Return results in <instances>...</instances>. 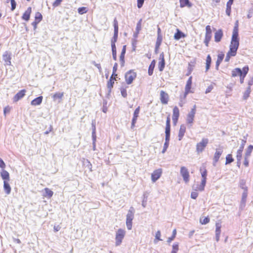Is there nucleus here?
Listing matches in <instances>:
<instances>
[{
	"instance_id": "obj_6",
	"label": "nucleus",
	"mask_w": 253,
	"mask_h": 253,
	"mask_svg": "<svg viewBox=\"0 0 253 253\" xmlns=\"http://www.w3.org/2000/svg\"><path fill=\"white\" fill-rule=\"evenodd\" d=\"M209 140L207 138H203L201 142L197 144L196 151L198 153L202 152L204 150Z\"/></svg>"
},
{
	"instance_id": "obj_60",
	"label": "nucleus",
	"mask_w": 253,
	"mask_h": 253,
	"mask_svg": "<svg viewBox=\"0 0 253 253\" xmlns=\"http://www.w3.org/2000/svg\"><path fill=\"white\" fill-rule=\"evenodd\" d=\"M243 72V75H244V76H246L247 74L248 71H249V67L248 66H245L243 68V70H242Z\"/></svg>"
},
{
	"instance_id": "obj_26",
	"label": "nucleus",
	"mask_w": 253,
	"mask_h": 253,
	"mask_svg": "<svg viewBox=\"0 0 253 253\" xmlns=\"http://www.w3.org/2000/svg\"><path fill=\"white\" fill-rule=\"evenodd\" d=\"M126 45L123 46L120 56V59L121 62V66H123L125 63V54L126 53Z\"/></svg>"
},
{
	"instance_id": "obj_30",
	"label": "nucleus",
	"mask_w": 253,
	"mask_h": 253,
	"mask_svg": "<svg viewBox=\"0 0 253 253\" xmlns=\"http://www.w3.org/2000/svg\"><path fill=\"white\" fill-rule=\"evenodd\" d=\"M155 66V61L153 60L149 65L148 73L149 76H151L153 73V70Z\"/></svg>"
},
{
	"instance_id": "obj_31",
	"label": "nucleus",
	"mask_w": 253,
	"mask_h": 253,
	"mask_svg": "<svg viewBox=\"0 0 253 253\" xmlns=\"http://www.w3.org/2000/svg\"><path fill=\"white\" fill-rule=\"evenodd\" d=\"M224 55L222 53L218 55L217 59L216 62V69L218 70V66L224 58Z\"/></svg>"
},
{
	"instance_id": "obj_35",
	"label": "nucleus",
	"mask_w": 253,
	"mask_h": 253,
	"mask_svg": "<svg viewBox=\"0 0 253 253\" xmlns=\"http://www.w3.org/2000/svg\"><path fill=\"white\" fill-rule=\"evenodd\" d=\"M92 138L94 139V140H96V127H95V122L92 121Z\"/></svg>"
},
{
	"instance_id": "obj_16",
	"label": "nucleus",
	"mask_w": 253,
	"mask_h": 253,
	"mask_svg": "<svg viewBox=\"0 0 253 253\" xmlns=\"http://www.w3.org/2000/svg\"><path fill=\"white\" fill-rule=\"evenodd\" d=\"M223 153V150L221 148L216 149L215 153L213 157V165L215 166L216 163L218 161L219 158Z\"/></svg>"
},
{
	"instance_id": "obj_34",
	"label": "nucleus",
	"mask_w": 253,
	"mask_h": 253,
	"mask_svg": "<svg viewBox=\"0 0 253 253\" xmlns=\"http://www.w3.org/2000/svg\"><path fill=\"white\" fill-rule=\"evenodd\" d=\"M179 116V111L177 106H175L173 109V114L172 118L178 119Z\"/></svg>"
},
{
	"instance_id": "obj_48",
	"label": "nucleus",
	"mask_w": 253,
	"mask_h": 253,
	"mask_svg": "<svg viewBox=\"0 0 253 253\" xmlns=\"http://www.w3.org/2000/svg\"><path fill=\"white\" fill-rule=\"evenodd\" d=\"M215 235H220L221 225L219 223H216Z\"/></svg>"
},
{
	"instance_id": "obj_12",
	"label": "nucleus",
	"mask_w": 253,
	"mask_h": 253,
	"mask_svg": "<svg viewBox=\"0 0 253 253\" xmlns=\"http://www.w3.org/2000/svg\"><path fill=\"white\" fill-rule=\"evenodd\" d=\"M192 83V77L191 76L189 78L187 81L185 87V93L183 96L184 99L186 97L187 95L190 92V89L191 88Z\"/></svg>"
},
{
	"instance_id": "obj_46",
	"label": "nucleus",
	"mask_w": 253,
	"mask_h": 253,
	"mask_svg": "<svg viewBox=\"0 0 253 253\" xmlns=\"http://www.w3.org/2000/svg\"><path fill=\"white\" fill-rule=\"evenodd\" d=\"M176 234V230L175 229L172 231V236H171L170 237L168 238V241H167L168 243H170L175 238Z\"/></svg>"
},
{
	"instance_id": "obj_5",
	"label": "nucleus",
	"mask_w": 253,
	"mask_h": 253,
	"mask_svg": "<svg viewBox=\"0 0 253 253\" xmlns=\"http://www.w3.org/2000/svg\"><path fill=\"white\" fill-rule=\"evenodd\" d=\"M136 77V74L133 70H129L125 74V79L127 84H131Z\"/></svg>"
},
{
	"instance_id": "obj_43",
	"label": "nucleus",
	"mask_w": 253,
	"mask_h": 253,
	"mask_svg": "<svg viewBox=\"0 0 253 253\" xmlns=\"http://www.w3.org/2000/svg\"><path fill=\"white\" fill-rule=\"evenodd\" d=\"M240 187L244 190H248V187L246 186V182L244 180H241L240 181Z\"/></svg>"
},
{
	"instance_id": "obj_39",
	"label": "nucleus",
	"mask_w": 253,
	"mask_h": 253,
	"mask_svg": "<svg viewBox=\"0 0 253 253\" xmlns=\"http://www.w3.org/2000/svg\"><path fill=\"white\" fill-rule=\"evenodd\" d=\"M169 139H168L167 140V138H165V142L164 143L163 149L162 151V153L163 154L165 153V152L167 151V148L169 147Z\"/></svg>"
},
{
	"instance_id": "obj_3",
	"label": "nucleus",
	"mask_w": 253,
	"mask_h": 253,
	"mask_svg": "<svg viewBox=\"0 0 253 253\" xmlns=\"http://www.w3.org/2000/svg\"><path fill=\"white\" fill-rule=\"evenodd\" d=\"M134 218V209L131 207L126 214V225L128 230L132 228V221Z\"/></svg>"
},
{
	"instance_id": "obj_2",
	"label": "nucleus",
	"mask_w": 253,
	"mask_h": 253,
	"mask_svg": "<svg viewBox=\"0 0 253 253\" xmlns=\"http://www.w3.org/2000/svg\"><path fill=\"white\" fill-rule=\"evenodd\" d=\"M239 43H237L233 42H230V48L228 52L227 53L225 62H228L231 56H235L236 55L237 51L238 49Z\"/></svg>"
},
{
	"instance_id": "obj_8",
	"label": "nucleus",
	"mask_w": 253,
	"mask_h": 253,
	"mask_svg": "<svg viewBox=\"0 0 253 253\" xmlns=\"http://www.w3.org/2000/svg\"><path fill=\"white\" fill-rule=\"evenodd\" d=\"M180 172L185 182H188L189 181L190 175L188 169L185 167H181Z\"/></svg>"
},
{
	"instance_id": "obj_56",
	"label": "nucleus",
	"mask_w": 253,
	"mask_h": 253,
	"mask_svg": "<svg viewBox=\"0 0 253 253\" xmlns=\"http://www.w3.org/2000/svg\"><path fill=\"white\" fill-rule=\"evenodd\" d=\"M195 191H192L191 194V197L193 199H196L198 196V193L196 192L197 190Z\"/></svg>"
},
{
	"instance_id": "obj_40",
	"label": "nucleus",
	"mask_w": 253,
	"mask_h": 253,
	"mask_svg": "<svg viewBox=\"0 0 253 253\" xmlns=\"http://www.w3.org/2000/svg\"><path fill=\"white\" fill-rule=\"evenodd\" d=\"M233 161H234V159L232 157V155L231 154L227 155L226 157V163H225V164L227 165V164H230L232 162H233Z\"/></svg>"
},
{
	"instance_id": "obj_36",
	"label": "nucleus",
	"mask_w": 253,
	"mask_h": 253,
	"mask_svg": "<svg viewBox=\"0 0 253 253\" xmlns=\"http://www.w3.org/2000/svg\"><path fill=\"white\" fill-rule=\"evenodd\" d=\"M111 47H112L113 58L114 60H117V51H116V47L115 44H114V43L112 44Z\"/></svg>"
},
{
	"instance_id": "obj_62",
	"label": "nucleus",
	"mask_w": 253,
	"mask_h": 253,
	"mask_svg": "<svg viewBox=\"0 0 253 253\" xmlns=\"http://www.w3.org/2000/svg\"><path fill=\"white\" fill-rule=\"evenodd\" d=\"M63 0H56L53 3V6L54 7H57L58 6H59L61 1H62Z\"/></svg>"
},
{
	"instance_id": "obj_24",
	"label": "nucleus",
	"mask_w": 253,
	"mask_h": 253,
	"mask_svg": "<svg viewBox=\"0 0 253 253\" xmlns=\"http://www.w3.org/2000/svg\"><path fill=\"white\" fill-rule=\"evenodd\" d=\"M42 100V96H39V97L36 98L34 100H33L31 101V104L32 105H34V106L39 105L41 104Z\"/></svg>"
},
{
	"instance_id": "obj_42",
	"label": "nucleus",
	"mask_w": 253,
	"mask_h": 253,
	"mask_svg": "<svg viewBox=\"0 0 253 253\" xmlns=\"http://www.w3.org/2000/svg\"><path fill=\"white\" fill-rule=\"evenodd\" d=\"M114 84V81H113L112 79H110L107 83V87L108 89L109 92H111V89L113 86V84Z\"/></svg>"
},
{
	"instance_id": "obj_55",
	"label": "nucleus",
	"mask_w": 253,
	"mask_h": 253,
	"mask_svg": "<svg viewBox=\"0 0 253 253\" xmlns=\"http://www.w3.org/2000/svg\"><path fill=\"white\" fill-rule=\"evenodd\" d=\"M145 0H137V6L138 8L142 7L144 2Z\"/></svg>"
},
{
	"instance_id": "obj_64",
	"label": "nucleus",
	"mask_w": 253,
	"mask_h": 253,
	"mask_svg": "<svg viewBox=\"0 0 253 253\" xmlns=\"http://www.w3.org/2000/svg\"><path fill=\"white\" fill-rule=\"evenodd\" d=\"M0 168L2 169H4L5 168V164L1 158H0Z\"/></svg>"
},
{
	"instance_id": "obj_21",
	"label": "nucleus",
	"mask_w": 253,
	"mask_h": 253,
	"mask_svg": "<svg viewBox=\"0 0 253 253\" xmlns=\"http://www.w3.org/2000/svg\"><path fill=\"white\" fill-rule=\"evenodd\" d=\"M32 12V8L29 7L25 11L22 16V19L25 21H28L30 19V14Z\"/></svg>"
},
{
	"instance_id": "obj_19",
	"label": "nucleus",
	"mask_w": 253,
	"mask_h": 253,
	"mask_svg": "<svg viewBox=\"0 0 253 253\" xmlns=\"http://www.w3.org/2000/svg\"><path fill=\"white\" fill-rule=\"evenodd\" d=\"M26 90L25 89H22L17 93L13 97V101L14 102H17L22 98H23L25 94Z\"/></svg>"
},
{
	"instance_id": "obj_10",
	"label": "nucleus",
	"mask_w": 253,
	"mask_h": 253,
	"mask_svg": "<svg viewBox=\"0 0 253 253\" xmlns=\"http://www.w3.org/2000/svg\"><path fill=\"white\" fill-rule=\"evenodd\" d=\"M195 115V114H194L193 111H190L187 115L186 122L188 124V127L189 128H190L192 126Z\"/></svg>"
},
{
	"instance_id": "obj_18",
	"label": "nucleus",
	"mask_w": 253,
	"mask_h": 253,
	"mask_svg": "<svg viewBox=\"0 0 253 253\" xmlns=\"http://www.w3.org/2000/svg\"><path fill=\"white\" fill-rule=\"evenodd\" d=\"M223 35L222 30L221 29H218L214 33V41L216 42H219L221 41Z\"/></svg>"
},
{
	"instance_id": "obj_17",
	"label": "nucleus",
	"mask_w": 253,
	"mask_h": 253,
	"mask_svg": "<svg viewBox=\"0 0 253 253\" xmlns=\"http://www.w3.org/2000/svg\"><path fill=\"white\" fill-rule=\"evenodd\" d=\"M159 58L160 61L159 62L158 64L159 70H160V71H163L165 66L164 54L163 52L160 54Z\"/></svg>"
},
{
	"instance_id": "obj_38",
	"label": "nucleus",
	"mask_w": 253,
	"mask_h": 253,
	"mask_svg": "<svg viewBox=\"0 0 253 253\" xmlns=\"http://www.w3.org/2000/svg\"><path fill=\"white\" fill-rule=\"evenodd\" d=\"M64 93L63 92H56L54 94H53L52 97L54 101L56 100L57 99H61L63 96Z\"/></svg>"
},
{
	"instance_id": "obj_47",
	"label": "nucleus",
	"mask_w": 253,
	"mask_h": 253,
	"mask_svg": "<svg viewBox=\"0 0 253 253\" xmlns=\"http://www.w3.org/2000/svg\"><path fill=\"white\" fill-rule=\"evenodd\" d=\"M161 232L160 231H158L156 233V235H155V239L154 240V242L155 243H157V242L156 241V240H158V241H162V240L160 238L161 237Z\"/></svg>"
},
{
	"instance_id": "obj_15",
	"label": "nucleus",
	"mask_w": 253,
	"mask_h": 253,
	"mask_svg": "<svg viewBox=\"0 0 253 253\" xmlns=\"http://www.w3.org/2000/svg\"><path fill=\"white\" fill-rule=\"evenodd\" d=\"M169 96L167 93L163 90L160 92V100L163 104H167L169 101Z\"/></svg>"
},
{
	"instance_id": "obj_49",
	"label": "nucleus",
	"mask_w": 253,
	"mask_h": 253,
	"mask_svg": "<svg viewBox=\"0 0 253 253\" xmlns=\"http://www.w3.org/2000/svg\"><path fill=\"white\" fill-rule=\"evenodd\" d=\"M200 222L202 224H206L210 222V218L208 217H204L203 219L201 218Z\"/></svg>"
},
{
	"instance_id": "obj_52",
	"label": "nucleus",
	"mask_w": 253,
	"mask_h": 253,
	"mask_svg": "<svg viewBox=\"0 0 253 253\" xmlns=\"http://www.w3.org/2000/svg\"><path fill=\"white\" fill-rule=\"evenodd\" d=\"M178 250V245L177 243H174L172 246V250L171 253H177Z\"/></svg>"
},
{
	"instance_id": "obj_1",
	"label": "nucleus",
	"mask_w": 253,
	"mask_h": 253,
	"mask_svg": "<svg viewBox=\"0 0 253 253\" xmlns=\"http://www.w3.org/2000/svg\"><path fill=\"white\" fill-rule=\"evenodd\" d=\"M200 171H201L202 175V180L201 184L200 185H199L198 184L193 185V186H192V188L194 190H199L200 191H203L204 190L206 184L207 171L206 169H204V170L202 171V169H200Z\"/></svg>"
},
{
	"instance_id": "obj_9",
	"label": "nucleus",
	"mask_w": 253,
	"mask_h": 253,
	"mask_svg": "<svg viewBox=\"0 0 253 253\" xmlns=\"http://www.w3.org/2000/svg\"><path fill=\"white\" fill-rule=\"evenodd\" d=\"M113 26L114 28V33L113 39L111 41V44L113 43L115 44L118 38L119 28L118 21L116 18L114 20Z\"/></svg>"
},
{
	"instance_id": "obj_25",
	"label": "nucleus",
	"mask_w": 253,
	"mask_h": 253,
	"mask_svg": "<svg viewBox=\"0 0 253 253\" xmlns=\"http://www.w3.org/2000/svg\"><path fill=\"white\" fill-rule=\"evenodd\" d=\"M238 76H243V72L242 70L240 68H237L234 69L232 71V77H236Z\"/></svg>"
},
{
	"instance_id": "obj_61",
	"label": "nucleus",
	"mask_w": 253,
	"mask_h": 253,
	"mask_svg": "<svg viewBox=\"0 0 253 253\" xmlns=\"http://www.w3.org/2000/svg\"><path fill=\"white\" fill-rule=\"evenodd\" d=\"M117 67L118 64L117 63H115L113 68V75L117 76V75L115 74L117 70Z\"/></svg>"
},
{
	"instance_id": "obj_59",
	"label": "nucleus",
	"mask_w": 253,
	"mask_h": 253,
	"mask_svg": "<svg viewBox=\"0 0 253 253\" xmlns=\"http://www.w3.org/2000/svg\"><path fill=\"white\" fill-rule=\"evenodd\" d=\"M141 19H140L139 22L137 23L136 28V30L137 31L138 33H139V31L141 30Z\"/></svg>"
},
{
	"instance_id": "obj_41",
	"label": "nucleus",
	"mask_w": 253,
	"mask_h": 253,
	"mask_svg": "<svg viewBox=\"0 0 253 253\" xmlns=\"http://www.w3.org/2000/svg\"><path fill=\"white\" fill-rule=\"evenodd\" d=\"M250 93H251V88H250V86H248L244 94V95H243L244 99H247L249 97Z\"/></svg>"
},
{
	"instance_id": "obj_37",
	"label": "nucleus",
	"mask_w": 253,
	"mask_h": 253,
	"mask_svg": "<svg viewBox=\"0 0 253 253\" xmlns=\"http://www.w3.org/2000/svg\"><path fill=\"white\" fill-rule=\"evenodd\" d=\"M44 190L45 192V194L43 195L44 197H48V198H50L52 196L53 192L49 188H44Z\"/></svg>"
},
{
	"instance_id": "obj_53",
	"label": "nucleus",
	"mask_w": 253,
	"mask_h": 253,
	"mask_svg": "<svg viewBox=\"0 0 253 253\" xmlns=\"http://www.w3.org/2000/svg\"><path fill=\"white\" fill-rule=\"evenodd\" d=\"M121 93L122 95L124 97H125V98L126 97L127 94L126 90L125 88L122 87L121 88Z\"/></svg>"
},
{
	"instance_id": "obj_58",
	"label": "nucleus",
	"mask_w": 253,
	"mask_h": 253,
	"mask_svg": "<svg viewBox=\"0 0 253 253\" xmlns=\"http://www.w3.org/2000/svg\"><path fill=\"white\" fill-rule=\"evenodd\" d=\"M246 143V140H244V139L242 140L241 145L238 150H241V151H243Z\"/></svg>"
},
{
	"instance_id": "obj_22",
	"label": "nucleus",
	"mask_w": 253,
	"mask_h": 253,
	"mask_svg": "<svg viewBox=\"0 0 253 253\" xmlns=\"http://www.w3.org/2000/svg\"><path fill=\"white\" fill-rule=\"evenodd\" d=\"M3 190L5 194H10L11 190V187L7 181H3Z\"/></svg>"
},
{
	"instance_id": "obj_32",
	"label": "nucleus",
	"mask_w": 253,
	"mask_h": 253,
	"mask_svg": "<svg viewBox=\"0 0 253 253\" xmlns=\"http://www.w3.org/2000/svg\"><path fill=\"white\" fill-rule=\"evenodd\" d=\"M179 1L181 7H183L186 6L189 7L191 6V4L190 3L189 0H179Z\"/></svg>"
},
{
	"instance_id": "obj_54",
	"label": "nucleus",
	"mask_w": 253,
	"mask_h": 253,
	"mask_svg": "<svg viewBox=\"0 0 253 253\" xmlns=\"http://www.w3.org/2000/svg\"><path fill=\"white\" fill-rule=\"evenodd\" d=\"M84 165L86 164V167H87V168L91 171L92 170H91V168H92L91 164L90 163V162L88 160L84 159Z\"/></svg>"
},
{
	"instance_id": "obj_33",
	"label": "nucleus",
	"mask_w": 253,
	"mask_h": 253,
	"mask_svg": "<svg viewBox=\"0 0 253 253\" xmlns=\"http://www.w3.org/2000/svg\"><path fill=\"white\" fill-rule=\"evenodd\" d=\"M162 36H158L155 46V52L157 53V50L159 49L161 42H162Z\"/></svg>"
},
{
	"instance_id": "obj_51",
	"label": "nucleus",
	"mask_w": 253,
	"mask_h": 253,
	"mask_svg": "<svg viewBox=\"0 0 253 253\" xmlns=\"http://www.w3.org/2000/svg\"><path fill=\"white\" fill-rule=\"evenodd\" d=\"M247 196H248V190H246V191L244 190V192L242 193V199H241V200L243 201V203L245 201H246Z\"/></svg>"
},
{
	"instance_id": "obj_13",
	"label": "nucleus",
	"mask_w": 253,
	"mask_h": 253,
	"mask_svg": "<svg viewBox=\"0 0 253 253\" xmlns=\"http://www.w3.org/2000/svg\"><path fill=\"white\" fill-rule=\"evenodd\" d=\"M11 53L8 51H5L2 55V59L6 65H11Z\"/></svg>"
},
{
	"instance_id": "obj_4",
	"label": "nucleus",
	"mask_w": 253,
	"mask_h": 253,
	"mask_svg": "<svg viewBox=\"0 0 253 253\" xmlns=\"http://www.w3.org/2000/svg\"><path fill=\"white\" fill-rule=\"evenodd\" d=\"M126 235V231L122 229H119L116 234L115 245L116 246H120Z\"/></svg>"
},
{
	"instance_id": "obj_29",
	"label": "nucleus",
	"mask_w": 253,
	"mask_h": 253,
	"mask_svg": "<svg viewBox=\"0 0 253 253\" xmlns=\"http://www.w3.org/2000/svg\"><path fill=\"white\" fill-rule=\"evenodd\" d=\"M212 31L211 27L210 25H208L206 27V35L205 38H211Z\"/></svg>"
},
{
	"instance_id": "obj_50",
	"label": "nucleus",
	"mask_w": 253,
	"mask_h": 253,
	"mask_svg": "<svg viewBox=\"0 0 253 253\" xmlns=\"http://www.w3.org/2000/svg\"><path fill=\"white\" fill-rule=\"evenodd\" d=\"M78 11L79 14H83L84 13H86V12H87L86 8L85 7H79L78 9Z\"/></svg>"
},
{
	"instance_id": "obj_20",
	"label": "nucleus",
	"mask_w": 253,
	"mask_h": 253,
	"mask_svg": "<svg viewBox=\"0 0 253 253\" xmlns=\"http://www.w3.org/2000/svg\"><path fill=\"white\" fill-rule=\"evenodd\" d=\"M186 131V126L184 125H182L180 126V127L178 133V140H181L183 136L184 135L185 132Z\"/></svg>"
},
{
	"instance_id": "obj_7",
	"label": "nucleus",
	"mask_w": 253,
	"mask_h": 253,
	"mask_svg": "<svg viewBox=\"0 0 253 253\" xmlns=\"http://www.w3.org/2000/svg\"><path fill=\"white\" fill-rule=\"evenodd\" d=\"M239 43V39L238 38V21H236L235 25L234 27L232 38H231V42Z\"/></svg>"
},
{
	"instance_id": "obj_57",
	"label": "nucleus",
	"mask_w": 253,
	"mask_h": 253,
	"mask_svg": "<svg viewBox=\"0 0 253 253\" xmlns=\"http://www.w3.org/2000/svg\"><path fill=\"white\" fill-rule=\"evenodd\" d=\"M10 2L11 5V10L13 11L16 8V2H15V0H10Z\"/></svg>"
},
{
	"instance_id": "obj_44",
	"label": "nucleus",
	"mask_w": 253,
	"mask_h": 253,
	"mask_svg": "<svg viewBox=\"0 0 253 253\" xmlns=\"http://www.w3.org/2000/svg\"><path fill=\"white\" fill-rule=\"evenodd\" d=\"M243 151H241V150H238L237 152L236 158L238 161V163H239V161L241 160L242 157V153Z\"/></svg>"
},
{
	"instance_id": "obj_11",
	"label": "nucleus",
	"mask_w": 253,
	"mask_h": 253,
	"mask_svg": "<svg viewBox=\"0 0 253 253\" xmlns=\"http://www.w3.org/2000/svg\"><path fill=\"white\" fill-rule=\"evenodd\" d=\"M165 133H166L165 138H167V140L168 139H170V119L169 118V116L167 118Z\"/></svg>"
},
{
	"instance_id": "obj_14",
	"label": "nucleus",
	"mask_w": 253,
	"mask_h": 253,
	"mask_svg": "<svg viewBox=\"0 0 253 253\" xmlns=\"http://www.w3.org/2000/svg\"><path fill=\"white\" fill-rule=\"evenodd\" d=\"M162 169H158L154 171L151 174V179L153 182H156L161 176Z\"/></svg>"
},
{
	"instance_id": "obj_45",
	"label": "nucleus",
	"mask_w": 253,
	"mask_h": 253,
	"mask_svg": "<svg viewBox=\"0 0 253 253\" xmlns=\"http://www.w3.org/2000/svg\"><path fill=\"white\" fill-rule=\"evenodd\" d=\"M35 18V21H39V22H40L42 20V16L41 13L38 12H36Z\"/></svg>"
},
{
	"instance_id": "obj_23",
	"label": "nucleus",
	"mask_w": 253,
	"mask_h": 253,
	"mask_svg": "<svg viewBox=\"0 0 253 253\" xmlns=\"http://www.w3.org/2000/svg\"><path fill=\"white\" fill-rule=\"evenodd\" d=\"M0 176L4 181H8L9 180V174L6 170L2 169L0 172Z\"/></svg>"
},
{
	"instance_id": "obj_27",
	"label": "nucleus",
	"mask_w": 253,
	"mask_h": 253,
	"mask_svg": "<svg viewBox=\"0 0 253 253\" xmlns=\"http://www.w3.org/2000/svg\"><path fill=\"white\" fill-rule=\"evenodd\" d=\"M253 150V146L250 145L248 146V148L246 151V153L244 156V159H247V158H249L251 155V153Z\"/></svg>"
},
{
	"instance_id": "obj_28",
	"label": "nucleus",
	"mask_w": 253,
	"mask_h": 253,
	"mask_svg": "<svg viewBox=\"0 0 253 253\" xmlns=\"http://www.w3.org/2000/svg\"><path fill=\"white\" fill-rule=\"evenodd\" d=\"M185 37V35L180 31L178 29H177V32L174 35V38L176 40H179L182 38Z\"/></svg>"
},
{
	"instance_id": "obj_63",
	"label": "nucleus",
	"mask_w": 253,
	"mask_h": 253,
	"mask_svg": "<svg viewBox=\"0 0 253 253\" xmlns=\"http://www.w3.org/2000/svg\"><path fill=\"white\" fill-rule=\"evenodd\" d=\"M139 111H140V107L138 106L134 111V113H133V116H137V117H138V115L139 114Z\"/></svg>"
}]
</instances>
